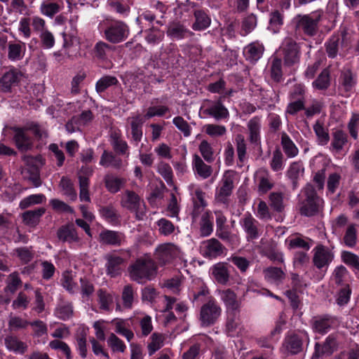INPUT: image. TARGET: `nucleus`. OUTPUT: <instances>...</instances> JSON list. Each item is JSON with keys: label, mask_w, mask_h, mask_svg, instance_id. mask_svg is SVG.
<instances>
[{"label": "nucleus", "mask_w": 359, "mask_h": 359, "mask_svg": "<svg viewBox=\"0 0 359 359\" xmlns=\"http://www.w3.org/2000/svg\"><path fill=\"white\" fill-rule=\"evenodd\" d=\"M157 267L151 259H137L128 268L131 279L140 284L152 280L156 274Z\"/></svg>", "instance_id": "obj_1"}, {"label": "nucleus", "mask_w": 359, "mask_h": 359, "mask_svg": "<svg viewBox=\"0 0 359 359\" xmlns=\"http://www.w3.org/2000/svg\"><path fill=\"white\" fill-rule=\"evenodd\" d=\"M122 207L135 213L138 220H142L146 215V207L140 197L133 191L126 190L121 200Z\"/></svg>", "instance_id": "obj_2"}, {"label": "nucleus", "mask_w": 359, "mask_h": 359, "mask_svg": "<svg viewBox=\"0 0 359 359\" xmlns=\"http://www.w3.org/2000/svg\"><path fill=\"white\" fill-rule=\"evenodd\" d=\"M306 199L302 203L299 208V212L302 215L306 217H312L317 215L319 212L318 197L314 187L311 184H306L304 188Z\"/></svg>", "instance_id": "obj_3"}, {"label": "nucleus", "mask_w": 359, "mask_h": 359, "mask_svg": "<svg viewBox=\"0 0 359 359\" xmlns=\"http://www.w3.org/2000/svg\"><path fill=\"white\" fill-rule=\"evenodd\" d=\"M129 33L128 26L123 21H112L104 30L105 39L112 43H118L125 41Z\"/></svg>", "instance_id": "obj_4"}, {"label": "nucleus", "mask_w": 359, "mask_h": 359, "mask_svg": "<svg viewBox=\"0 0 359 359\" xmlns=\"http://www.w3.org/2000/svg\"><path fill=\"white\" fill-rule=\"evenodd\" d=\"M320 19L321 14L317 11L310 14L298 15L297 16L296 27L301 29L306 36H313L318 32Z\"/></svg>", "instance_id": "obj_5"}, {"label": "nucleus", "mask_w": 359, "mask_h": 359, "mask_svg": "<svg viewBox=\"0 0 359 359\" xmlns=\"http://www.w3.org/2000/svg\"><path fill=\"white\" fill-rule=\"evenodd\" d=\"M222 313L221 307L213 299L204 304L200 311L199 320L202 327H210L213 325Z\"/></svg>", "instance_id": "obj_6"}, {"label": "nucleus", "mask_w": 359, "mask_h": 359, "mask_svg": "<svg viewBox=\"0 0 359 359\" xmlns=\"http://www.w3.org/2000/svg\"><path fill=\"white\" fill-rule=\"evenodd\" d=\"M284 65L291 67L299 62L300 48L295 41L291 38L285 39L283 47Z\"/></svg>", "instance_id": "obj_7"}, {"label": "nucleus", "mask_w": 359, "mask_h": 359, "mask_svg": "<svg viewBox=\"0 0 359 359\" xmlns=\"http://www.w3.org/2000/svg\"><path fill=\"white\" fill-rule=\"evenodd\" d=\"M313 252V263L318 269L328 266L334 259L333 252L323 245L319 244L316 246Z\"/></svg>", "instance_id": "obj_8"}, {"label": "nucleus", "mask_w": 359, "mask_h": 359, "mask_svg": "<svg viewBox=\"0 0 359 359\" xmlns=\"http://www.w3.org/2000/svg\"><path fill=\"white\" fill-rule=\"evenodd\" d=\"M12 130L15 133L13 140L15 147L20 152L24 153L32 149L34 147L33 140L27 134V129L13 127Z\"/></svg>", "instance_id": "obj_9"}, {"label": "nucleus", "mask_w": 359, "mask_h": 359, "mask_svg": "<svg viewBox=\"0 0 359 359\" xmlns=\"http://www.w3.org/2000/svg\"><path fill=\"white\" fill-rule=\"evenodd\" d=\"M337 338L333 334H330L323 344L316 343L315 351L311 359H319V358L323 355H331L337 350Z\"/></svg>", "instance_id": "obj_10"}, {"label": "nucleus", "mask_w": 359, "mask_h": 359, "mask_svg": "<svg viewBox=\"0 0 359 359\" xmlns=\"http://www.w3.org/2000/svg\"><path fill=\"white\" fill-rule=\"evenodd\" d=\"M304 336L297 333L288 334L283 341V348L287 354L297 355L303 351Z\"/></svg>", "instance_id": "obj_11"}, {"label": "nucleus", "mask_w": 359, "mask_h": 359, "mask_svg": "<svg viewBox=\"0 0 359 359\" xmlns=\"http://www.w3.org/2000/svg\"><path fill=\"white\" fill-rule=\"evenodd\" d=\"M201 249L203 257L215 259L222 255L226 248L217 238H213L203 241Z\"/></svg>", "instance_id": "obj_12"}, {"label": "nucleus", "mask_w": 359, "mask_h": 359, "mask_svg": "<svg viewBox=\"0 0 359 359\" xmlns=\"http://www.w3.org/2000/svg\"><path fill=\"white\" fill-rule=\"evenodd\" d=\"M334 323V318L330 315H319L311 319V326L314 332L325 334L330 330Z\"/></svg>", "instance_id": "obj_13"}, {"label": "nucleus", "mask_w": 359, "mask_h": 359, "mask_svg": "<svg viewBox=\"0 0 359 359\" xmlns=\"http://www.w3.org/2000/svg\"><path fill=\"white\" fill-rule=\"evenodd\" d=\"M22 76L21 72L14 67L4 73L0 78V90L4 93L11 92L12 87L18 84Z\"/></svg>", "instance_id": "obj_14"}, {"label": "nucleus", "mask_w": 359, "mask_h": 359, "mask_svg": "<svg viewBox=\"0 0 359 359\" xmlns=\"http://www.w3.org/2000/svg\"><path fill=\"white\" fill-rule=\"evenodd\" d=\"M125 241L126 236L121 231L104 229L99 234V242L102 245L118 247Z\"/></svg>", "instance_id": "obj_15"}, {"label": "nucleus", "mask_w": 359, "mask_h": 359, "mask_svg": "<svg viewBox=\"0 0 359 359\" xmlns=\"http://www.w3.org/2000/svg\"><path fill=\"white\" fill-rule=\"evenodd\" d=\"M107 261L106 271L111 277H116L121 274L126 264V259L114 254H107L105 256Z\"/></svg>", "instance_id": "obj_16"}, {"label": "nucleus", "mask_w": 359, "mask_h": 359, "mask_svg": "<svg viewBox=\"0 0 359 359\" xmlns=\"http://www.w3.org/2000/svg\"><path fill=\"white\" fill-rule=\"evenodd\" d=\"M231 172L227 171L225 172L222 180V186L216 194V199L218 202L226 203L233 189V176L231 174Z\"/></svg>", "instance_id": "obj_17"}, {"label": "nucleus", "mask_w": 359, "mask_h": 359, "mask_svg": "<svg viewBox=\"0 0 359 359\" xmlns=\"http://www.w3.org/2000/svg\"><path fill=\"white\" fill-rule=\"evenodd\" d=\"M230 265L226 262H218L211 267V274L215 281L221 285H226L230 280Z\"/></svg>", "instance_id": "obj_18"}, {"label": "nucleus", "mask_w": 359, "mask_h": 359, "mask_svg": "<svg viewBox=\"0 0 359 359\" xmlns=\"http://www.w3.org/2000/svg\"><path fill=\"white\" fill-rule=\"evenodd\" d=\"M177 255V249L171 243L160 245L156 252V259L163 264L170 262Z\"/></svg>", "instance_id": "obj_19"}, {"label": "nucleus", "mask_w": 359, "mask_h": 359, "mask_svg": "<svg viewBox=\"0 0 359 359\" xmlns=\"http://www.w3.org/2000/svg\"><path fill=\"white\" fill-rule=\"evenodd\" d=\"M220 298L224 302L226 311L240 310L241 304L237 295L231 289L228 288L219 291Z\"/></svg>", "instance_id": "obj_20"}, {"label": "nucleus", "mask_w": 359, "mask_h": 359, "mask_svg": "<svg viewBox=\"0 0 359 359\" xmlns=\"http://www.w3.org/2000/svg\"><path fill=\"white\" fill-rule=\"evenodd\" d=\"M57 236L63 243L67 242L71 243L79 241L76 228L72 223L60 227L57 231Z\"/></svg>", "instance_id": "obj_21"}, {"label": "nucleus", "mask_w": 359, "mask_h": 359, "mask_svg": "<svg viewBox=\"0 0 359 359\" xmlns=\"http://www.w3.org/2000/svg\"><path fill=\"white\" fill-rule=\"evenodd\" d=\"M241 225L247 233L248 240L259 237L258 222L250 214L245 215L242 219Z\"/></svg>", "instance_id": "obj_22"}, {"label": "nucleus", "mask_w": 359, "mask_h": 359, "mask_svg": "<svg viewBox=\"0 0 359 359\" xmlns=\"http://www.w3.org/2000/svg\"><path fill=\"white\" fill-rule=\"evenodd\" d=\"M192 168L194 172L203 180L210 177L212 173V167L205 163L203 159L196 154L193 156Z\"/></svg>", "instance_id": "obj_23"}, {"label": "nucleus", "mask_w": 359, "mask_h": 359, "mask_svg": "<svg viewBox=\"0 0 359 359\" xmlns=\"http://www.w3.org/2000/svg\"><path fill=\"white\" fill-rule=\"evenodd\" d=\"M194 16L195 22L192 25V29L195 31L204 30L209 27L211 24V18L204 10H195Z\"/></svg>", "instance_id": "obj_24"}, {"label": "nucleus", "mask_w": 359, "mask_h": 359, "mask_svg": "<svg viewBox=\"0 0 359 359\" xmlns=\"http://www.w3.org/2000/svg\"><path fill=\"white\" fill-rule=\"evenodd\" d=\"M45 212L44 208L25 211L22 215V222L28 226L35 227L39 223L40 219Z\"/></svg>", "instance_id": "obj_25"}, {"label": "nucleus", "mask_w": 359, "mask_h": 359, "mask_svg": "<svg viewBox=\"0 0 359 359\" xmlns=\"http://www.w3.org/2000/svg\"><path fill=\"white\" fill-rule=\"evenodd\" d=\"M103 180L107 190L111 194L118 192L126 182L124 178L118 177L113 174L105 175Z\"/></svg>", "instance_id": "obj_26"}, {"label": "nucleus", "mask_w": 359, "mask_h": 359, "mask_svg": "<svg viewBox=\"0 0 359 359\" xmlns=\"http://www.w3.org/2000/svg\"><path fill=\"white\" fill-rule=\"evenodd\" d=\"M166 34L172 39L180 40L186 37L188 34L193 33L180 22H173L168 25Z\"/></svg>", "instance_id": "obj_27"}, {"label": "nucleus", "mask_w": 359, "mask_h": 359, "mask_svg": "<svg viewBox=\"0 0 359 359\" xmlns=\"http://www.w3.org/2000/svg\"><path fill=\"white\" fill-rule=\"evenodd\" d=\"M4 343L8 350L16 353L24 354L27 351V345L19 340L15 336H6L4 339Z\"/></svg>", "instance_id": "obj_28"}, {"label": "nucleus", "mask_w": 359, "mask_h": 359, "mask_svg": "<svg viewBox=\"0 0 359 359\" xmlns=\"http://www.w3.org/2000/svg\"><path fill=\"white\" fill-rule=\"evenodd\" d=\"M260 119L257 116L251 118L248 123L249 141L255 145L260 144Z\"/></svg>", "instance_id": "obj_29"}, {"label": "nucleus", "mask_w": 359, "mask_h": 359, "mask_svg": "<svg viewBox=\"0 0 359 359\" xmlns=\"http://www.w3.org/2000/svg\"><path fill=\"white\" fill-rule=\"evenodd\" d=\"M100 164L105 168L111 167L119 170L123 165V161L121 158L117 157L112 152L104 150L101 156Z\"/></svg>", "instance_id": "obj_30"}, {"label": "nucleus", "mask_w": 359, "mask_h": 359, "mask_svg": "<svg viewBox=\"0 0 359 359\" xmlns=\"http://www.w3.org/2000/svg\"><path fill=\"white\" fill-rule=\"evenodd\" d=\"M203 114L212 116L216 120L226 118L229 115L228 109L219 100L210 107L204 109Z\"/></svg>", "instance_id": "obj_31"}, {"label": "nucleus", "mask_w": 359, "mask_h": 359, "mask_svg": "<svg viewBox=\"0 0 359 359\" xmlns=\"http://www.w3.org/2000/svg\"><path fill=\"white\" fill-rule=\"evenodd\" d=\"M226 332L229 335H232L241 324L240 310L226 311Z\"/></svg>", "instance_id": "obj_32"}, {"label": "nucleus", "mask_w": 359, "mask_h": 359, "mask_svg": "<svg viewBox=\"0 0 359 359\" xmlns=\"http://www.w3.org/2000/svg\"><path fill=\"white\" fill-rule=\"evenodd\" d=\"M115 47L104 41H98L94 46L95 57L100 60H106L109 54L114 52Z\"/></svg>", "instance_id": "obj_33"}, {"label": "nucleus", "mask_w": 359, "mask_h": 359, "mask_svg": "<svg viewBox=\"0 0 359 359\" xmlns=\"http://www.w3.org/2000/svg\"><path fill=\"white\" fill-rule=\"evenodd\" d=\"M264 46L258 43H251L245 48V55L247 60L257 61L262 55Z\"/></svg>", "instance_id": "obj_34"}, {"label": "nucleus", "mask_w": 359, "mask_h": 359, "mask_svg": "<svg viewBox=\"0 0 359 359\" xmlns=\"http://www.w3.org/2000/svg\"><path fill=\"white\" fill-rule=\"evenodd\" d=\"M25 50V43L9 42L8 44V58L11 61L21 60Z\"/></svg>", "instance_id": "obj_35"}, {"label": "nucleus", "mask_w": 359, "mask_h": 359, "mask_svg": "<svg viewBox=\"0 0 359 359\" xmlns=\"http://www.w3.org/2000/svg\"><path fill=\"white\" fill-rule=\"evenodd\" d=\"M144 123V120L141 115L138 114L133 117L130 123L131 134L133 140L136 142H140L142 137V126Z\"/></svg>", "instance_id": "obj_36"}, {"label": "nucleus", "mask_w": 359, "mask_h": 359, "mask_svg": "<svg viewBox=\"0 0 359 359\" xmlns=\"http://www.w3.org/2000/svg\"><path fill=\"white\" fill-rule=\"evenodd\" d=\"M312 86L317 90H327L330 86V70L327 68L323 69L317 79L312 83Z\"/></svg>", "instance_id": "obj_37"}, {"label": "nucleus", "mask_w": 359, "mask_h": 359, "mask_svg": "<svg viewBox=\"0 0 359 359\" xmlns=\"http://www.w3.org/2000/svg\"><path fill=\"white\" fill-rule=\"evenodd\" d=\"M284 194L282 192H271L269 196V206L277 212H282L285 210L283 202Z\"/></svg>", "instance_id": "obj_38"}, {"label": "nucleus", "mask_w": 359, "mask_h": 359, "mask_svg": "<svg viewBox=\"0 0 359 359\" xmlns=\"http://www.w3.org/2000/svg\"><path fill=\"white\" fill-rule=\"evenodd\" d=\"M340 44V37L339 35H332L325 42V48L326 53L330 58H335L337 55Z\"/></svg>", "instance_id": "obj_39"}, {"label": "nucleus", "mask_w": 359, "mask_h": 359, "mask_svg": "<svg viewBox=\"0 0 359 359\" xmlns=\"http://www.w3.org/2000/svg\"><path fill=\"white\" fill-rule=\"evenodd\" d=\"M281 144L287 157H294L298 154V149L290 137L285 133L281 136Z\"/></svg>", "instance_id": "obj_40"}, {"label": "nucleus", "mask_w": 359, "mask_h": 359, "mask_svg": "<svg viewBox=\"0 0 359 359\" xmlns=\"http://www.w3.org/2000/svg\"><path fill=\"white\" fill-rule=\"evenodd\" d=\"M61 6L57 3L50 2L48 1H43L40 6V12L42 15L53 18L55 15L60 11Z\"/></svg>", "instance_id": "obj_41"}, {"label": "nucleus", "mask_w": 359, "mask_h": 359, "mask_svg": "<svg viewBox=\"0 0 359 359\" xmlns=\"http://www.w3.org/2000/svg\"><path fill=\"white\" fill-rule=\"evenodd\" d=\"M45 201L46 196L43 194H32L23 198L20 202L19 207L21 210H25L32 205L41 204Z\"/></svg>", "instance_id": "obj_42"}, {"label": "nucleus", "mask_w": 359, "mask_h": 359, "mask_svg": "<svg viewBox=\"0 0 359 359\" xmlns=\"http://www.w3.org/2000/svg\"><path fill=\"white\" fill-rule=\"evenodd\" d=\"M313 130L317 136L318 143L320 145H326L330 141V135L327 129H325L322 123L316 121L313 126Z\"/></svg>", "instance_id": "obj_43"}, {"label": "nucleus", "mask_w": 359, "mask_h": 359, "mask_svg": "<svg viewBox=\"0 0 359 359\" xmlns=\"http://www.w3.org/2000/svg\"><path fill=\"white\" fill-rule=\"evenodd\" d=\"M118 83L116 77L114 76H104L100 78L96 83L95 89L99 93L104 92L109 87L116 86Z\"/></svg>", "instance_id": "obj_44"}, {"label": "nucleus", "mask_w": 359, "mask_h": 359, "mask_svg": "<svg viewBox=\"0 0 359 359\" xmlns=\"http://www.w3.org/2000/svg\"><path fill=\"white\" fill-rule=\"evenodd\" d=\"M264 278L267 280H282L285 278V273L278 267L270 266L263 270Z\"/></svg>", "instance_id": "obj_45"}, {"label": "nucleus", "mask_w": 359, "mask_h": 359, "mask_svg": "<svg viewBox=\"0 0 359 359\" xmlns=\"http://www.w3.org/2000/svg\"><path fill=\"white\" fill-rule=\"evenodd\" d=\"M198 149L204 160L208 163H212L215 160L214 150L211 144L206 140H203L198 147Z\"/></svg>", "instance_id": "obj_46"}, {"label": "nucleus", "mask_w": 359, "mask_h": 359, "mask_svg": "<svg viewBox=\"0 0 359 359\" xmlns=\"http://www.w3.org/2000/svg\"><path fill=\"white\" fill-rule=\"evenodd\" d=\"M270 70L271 79L277 83L280 82L283 77L281 59L278 57L273 58L271 62Z\"/></svg>", "instance_id": "obj_47"}, {"label": "nucleus", "mask_w": 359, "mask_h": 359, "mask_svg": "<svg viewBox=\"0 0 359 359\" xmlns=\"http://www.w3.org/2000/svg\"><path fill=\"white\" fill-rule=\"evenodd\" d=\"M60 187L64 191V194L69 196L72 200H75L76 198V192L71 180L63 176L60 180Z\"/></svg>", "instance_id": "obj_48"}, {"label": "nucleus", "mask_w": 359, "mask_h": 359, "mask_svg": "<svg viewBox=\"0 0 359 359\" xmlns=\"http://www.w3.org/2000/svg\"><path fill=\"white\" fill-rule=\"evenodd\" d=\"M347 142V135L342 130H338L333 133L332 147L337 151H340Z\"/></svg>", "instance_id": "obj_49"}, {"label": "nucleus", "mask_w": 359, "mask_h": 359, "mask_svg": "<svg viewBox=\"0 0 359 359\" xmlns=\"http://www.w3.org/2000/svg\"><path fill=\"white\" fill-rule=\"evenodd\" d=\"M257 24V16L250 13L243 19L242 21V31L245 32V34H248L256 27Z\"/></svg>", "instance_id": "obj_50"}, {"label": "nucleus", "mask_w": 359, "mask_h": 359, "mask_svg": "<svg viewBox=\"0 0 359 359\" xmlns=\"http://www.w3.org/2000/svg\"><path fill=\"white\" fill-rule=\"evenodd\" d=\"M357 241V230L355 224L348 226L344 236V242L346 246L354 247Z\"/></svg>", "instance_id": "obj_51"}, {"label": "nucleus", "mask_w": 359, "mask_h": 359, "mask_svg": "<svg viewBox=\"0 0 359 359\" xmlns=\"http://www.w3.org/2000/svg\"><path fill=\"white\" fill-rule=\"evenodd\" d=\"M283 24V15L278 10L271 13L269 25L273 32H278L280 27Z\"/></svg>", "instance_id": "obj_52"}, {"label": "nucleus", "mask_w": 359, "mask_h": 359, "mask_svg": "<svg viewBox=\"0 0 359 359\" xmlns=\"http://www.w3.org/2000/svg\"><path fill=\"white\" fill-rule=\"evenodd\" d=\"M10 280L7 281V285L4 288V292H10L14 294L18 287L22 284V281L19 277L18 272H13L9 275Z\"/></svg>", "instance_id": "obj_53"}, {"label": "nucleus", "mask_w": 359, "mask_h": 359, "mask_svg": "<svg viewBox=\"0 0 359 359\" xmlns=\"http://www.w3.org/2000/svg\"><path fill=\"white\" fill-rule=\"evenodd\" d=\"M11 10L21 15H29L30 10L24 0H11Z\"/></svg>", "instance_id": "obj_54"}, {"label": "nucleus", "mask_w": 359, "mask_h": 359, "mask_svg": "<svg viewBox=\"0 0 359 359\" xmlns=\"http://www.w3.org/2000/svg\"><path fill=\"white\" fill-rule=\"evenodd\" d=\"M145 33V40L149 43L154 44L161 41L163 38V33H162L159 29L154 27L146 30Z\"/></svg>", "instance_id": "obj_55"}, {"label": "nucleus", "mask_w": 359, "mask_h": 359, "mask_svg": "<svg viewBox=\"0 0 359 359\" xmlns=\"http://www.w3.org/2000/svg\"><path fill=\"white\" fill-rule=\"evenodd\" d=\"M200 232L202 236H208L212 232V222L210 219V215L205 212L202 215L200 224Z\"/></svg>", "instance_id": "obj_56"}, {"label": "nucleus", "mask_w": 359, "mask_h": 359, "mask_svg": "<svg viewBox=\"0 0 359 359\" xmlns=\"http://www.w3.org/2000/svg\"><path fill=\"white\" fill-rule=\"evenodd\" d=\"M236 151L238 158L240 162L243 163L245 159L246 155V143L244 136L238 134L236 137Z\"/></svg>", "instance_id": "obj_57"}, {"label": "nucleus", "mask_w": 359, "mask_h": 359, "mask_svg": "<svg viewBox=\"0 0 359 359\" xmlns=\"http://www.w3.org/2000/svg\"><path fill=\"white\" fill-rule=\"evenodd\" d=\"M29 322L18 316H11L9 318L8 326L10 331H16L19 329H25Z\"/></svg>", "instance_id": "obj_58"}, {"label": "nucleus", "mask_w": 359, "mask_h": 359, "mask_svg": "<svg viewBox=\"0 0 359 359\" xmlns=\"http://www.w3.org/2000/svg\"><path fill=\"white\" fill-rule=\"evenodd\" d=\"M158 172L168 184H172V170L168 163L161 162L158 165Z\"/></svg>", "instance_id": "obj_59"}, {"label": "nucleus", "mask_w": 359, "mask_h": 359, "mask_svg": "<svg viewBox=\"0 0 359 359\" xmlns=\"http://www.w3.org/2000/svg\"><path fill=\"white\" fill-rule=\"evenodd\" d=\"M99 297L100 308L102 310L109 311V305L113 302V297L111 294H107L102 289L97 291Z\"/></svg>", "instance_id": "obj_60"}, {"label": "nucleus", "mask_w": 359, "mask_h": 359, "mask_svg": "<svg viewBox=\"0 0 359 359\" xmlns=\"http://www.w3.org/2000/svg\"><path fill=\"white\" fill-rule=\"evenodd\" d=\"M151 341L148 344L149 355H152L156 351L159 350L163 344L162 335L158 333H153L151 336Z\"/></svg>", "instance_id": "obj_61"}, {"label": "nucleus", "mask_w": 359, "mask_h": 359, "mask_svg": "<svg viewBox=\"0 0 359 359\" xmlns=\"http://www.w3.org/2000/svg\"><path fill=\"white\" fill-rule=\"evenodd\" d=\"M341 259L346 264L359 271V257L358 255L351 252L344 251L342 252Z\"/></svg>", "instance_id": "obj_62"}, {"label": "nucleus", "mask_w": 359, "mask_h": 359, "mask_svg": "<svg viewBox=\"0 0 359 359\" xmlns=\"http://www.w3.org/2000/svg\"><path fill=\"white\" fill-rule=\"evenodd\" d=\"M108 345L111 348L112 351L124 352L126 346L116 334L111 333L107 340Z\"/></svg>", "instance_id": "obj_63"}, {"label": "nucleus", "mask_w": 359, "mask_h": 359, "mask_svg": "<svg viewBox=\"0 0 359 359\" xmlns=\"http://www.w3.org/2000/svg\"><path fill=\"white\" fill-rule=\"evenodd\" d=\"M158 230L161 234L164 236H168L172 233L175 231L174 224L169 220L161 218L157 222Z\"/></svg>", "instance_id": "obj_64"}]
</instances>
